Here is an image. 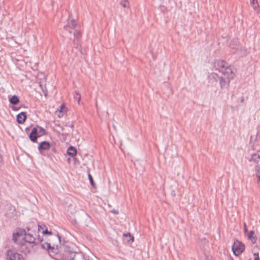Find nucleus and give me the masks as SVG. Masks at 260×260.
Listing matches in <instances>:
<instances>
[{"label":"nucleus","instance_id":"obj_1","mask_svg":"<svg viewBox=\"0 0 260 260\" xmlns=\"http://www.w3.org/2000/svg\"><path fill=\"white\" fill-rule=\"evenodd\" d=\"M24 235L23 241L31 245H37L42 242L43 239L37 235L36 232L32 231L29 226H27L26 230L19 229L18 231L13 234V240L17 242L18 238Z\"/></svg>","mask_w":260,"mask_h":260},{"label":"nucleus","instance_id":"obj_2","mask_svg":"<svg viewBox=\"0 0 260 260\" xmlns=\"http://www.w3.org/2000/svg\"><path fill=\"white\" fill-rule=\"evenodd\" d=\"M60 236L58 234L54 235L52 236V239L55 241L56 242H45L41 244L42 247L44 249H46L49 252L57 254L59 252L58 244H60Z\"/></svg>","mask_w":260,"mask_h":260},{"label":"nucleus","instance_id":"obj_3","mask_svg":"<svg viewBox=\"0 0 260 260\" xmlns=\"http://www.w3.org/2000/svg\"><path fill=\"white\" fill-rule=\"evenodd\" d=\"M63 260H89L86 258L82 253H78L66 249L62 254Z\"/></svg>","mask_w":260,"mask_h":260},{"label":"nucleus","instance_id":"obj_4","mask_svg":"<svg viewBox=\"0 0 260 260\" xmlns=\"http://www.w3.org/2000/svg\"><path fill=\"white\" fill-rule=\"evenodd\" d=\"M232 250L234 254L238 256L244 251L245 245L239 240H235L232 246Z\"/></svg>","mask_w":260,"mask_h":260},{"label":"nucleus","instance_id":"obj_5","mask_svg":"<svg viewBox=\"0 0 260 260\" xmlns=\"http://www.w3.org/2000/svg\"><path fill=\"white\" fill-rule=\"evenodd\" d=\"M18 244L19 250L24 254L29 253L34 247L33 245L23 241L18 242Z\"/></svg>","mask_w":260,"mask_h":260},{"label":"nucleus","instance_id":"obj_6","mask_svg":"<svg viewBox=\"0 0 260 260\" xmlns=\"http://www.w3.org/2000/svg\"><path fill=\"white\" fill-rule=\"evenodd\" d=\"M7 260H24L23 256L12 249H8L6 252Z\"/></svg>","mask_w":260,"mask_h":260},{"label":"nucleus","instance_id":"obj_7","mask_svg":"<svg viewBox=\"0 0 260 260\" xmlns=\"http://www.w3.org/2000/svg\"><path fill=\"white\" fill-rule=\"evenodd\" d=\"M236 69L229 64L221 73L225 78L233 79L236 76Z\"/></svg>","mask_w":260,"mask_h":260},{"label":"nucleus","instance_id":"obj_8","mask_svg":"<svg viewBox=\"0 0 260 260\" xmlns=\"http://www.w3.org/2000/svg\"><path fill=\"white\" fill-rule=\"evenodd\" d=\"M6 212L5 216L9 219H12L17 216V211L15 207L11 204L6 206Z\"/></svg>","mask_w":260,"mask_h":260},{"label":"nucleus","instance_id":"obj_9","mask_svg":"<svg viewBox=\"0 0 260 260\" xmlns=\"http://www.w3.org/2000/svg\"><path fill=\"white\" fill-rule=\"evenodd\" d=\"M229 64L224 60H216L214 63V67L215 70L222 72L224 69L227 68Z\"/></svg>","mask_w":260,"mask_h":260},{"label":"nucleus","instance_id":"obj_10","mask_svg":"<svg viewBox=\"0 0 260 260\" xmlns=\"http://www.w3.org/2000/svg\"><path fill=\"white\" fill-rule=\"evenodd\" d=\"M50 147V143L48 141H44L39 143L38 149L42 155H45L44 151L49 150Z\"/></svg>","mask_w":260,"mask_h":260},{"label":"nucleus","instance_id":"obj_11","mask_svg":"<svg viewBox=\"0 0 260 260\" xmlns=\"http://www.w3.org/2000/svg\"><path fill=\"white\" fill-rule=\"evenodd\" d=\"M38 137H40L38 134L37 129L34 127L32 129L29 135V138L30 140V141L34 143L37 142V139Z\"/></svg>","mask_w":260,"mask_h":260},{"label":"nucleus","instance_id":"obj_12","mask_svg":"<svg viewBox=\"0 0 260 260\" xmlns=\"http://www.w3.org/2000/svg\"><path fill=\"white\" fill-rule=\"evenodd\" d=\"M231 80L232 79L220 77L219 79L220 87L222 89L227 88L229 86L230 82Z\"/></svg>","mask_w":260,"mask_h":260},{"label":"nucleus","instance_id":"obj_13","mask_svg":"<svg viewBox=\"0 0 260 260\" xmlns=\"http://www.w3.org/2000/svg\"><path fill=\"white\" fill-rule=\"evenodd\" d=\"M26 119V113L22 112L17 115V121L19 124L23 123Z\"/></svg>","mask_w":260,"mask_h":260},{"label":"nucleus","instance_id":"obj_14","mask_svg":"<svg viewBox=\"0 0 260 260\" xmlns=\"http://www.w3.org/2000/svg\"><path fill=\"white\" fill-rule=\"evenodd\" d=\"M219 77L217 74L215 73H211L209 74L208 78L210 82H216L219 79Z\"/></svg>","mask_w":260,"mask_h":260},{"label":"nucleus","instance_id":"obj_15","mask_svg":"<svg viewBox=\"0 0 260 260\" xmlns=\"http://www.w3.org/2000/svg\"><path fill=\"white\" fill-rule=\"evenodd\" d=\"M67 154L72 157L76 156L77 154L76 148L72 146H70L67 149Z\"/></svg>","mask_w":260,"mask_h":260},{"label":"nucleus","instance_id":"obj_16","mask_svg":"<svg viewBox=\"0 0 260 260\" xmlns=\"http://www.w3.org/2000/svg\"><path fill=\"white\" fill-rule=\"evenodd\" d=\"M248 238L250 239L251 242L253 244L255 243L257 241V237L254 234V231H251L247 235Z\"/></svg>","mask_w":260,"mask_h":260},{"label":"nucleus","instance_id":"obj_17","mask_svg":"<svg viewBox=\"0 0 260 260\" xmlns=\"http://www.w3.org/2000/svg\"><path fill=\"white\" fill-rule=\"evenodd\" d=\"M9 102L10 104L16 105L19 102V98L16 95H14L12 97H9Z\"/></svg>","mask_w":260,"mask_h":260},{"label":"nucleus","instance_id":"obj_18","mask_svg":"<svg viewBox=\"0 0 260 260\" xmlns=\"http://www.w3.org/2000/svg\"><path fill=\"white\" fill-rule=\"evenodd\" d=\"M35 128L37 129L38 134L39 137L46 135V130L42 127L37 125Z\"/></svg>","mask_w":260,"mask_h":260},{"label":"nucleus","instance_id":"obj_19","mask_svg":"<svg viewBox=\"0 0 260 260\" xmlns=\"http://www.w3.org/2000/svg\"><path fill=\"white\" fill-rule=\"evenodd\" d=\"M260 160V155L258 154L255 153L251 155L250 161L257 163Z\"/></svg>","mask_w":260,"mask_h":260},{"label":"nucleus","instance_id":"obj_20","mask_svg":"<svg viewBox=\"0 0 260 260\" xmlns=\"http://www.w3.org/2000/svg\"><path fill=\"white\" fill-rule=\"evenodd\" d=\"M250 4L254 10H257L259 7L257 0H250Z\"/></svg>","mask_w":260,"mask_h":260},{"label":"nucleus","instance_id":"obj_21","mask_svg":"<svg viewBox=\"0 0 260 260\" xmlns=\"http://www.w3.org/2000/svg\"><path fill=\"white\" fill-rule=\"evenodd\" d=\"M120 5L123 8H129V4L128 0H122L120 2Z\"/></svg>","mask_w":260,"mask_h":260},{"label":"nucleus","instance_id":"obj_22","mask_svg":"<svg viewBox=\"0 0 260 260\" xmlns=\"http://www.w3.org/2000/svg\"><path fill=\"white\" fill-rule=\"evenodd\" d=\"M74 99L75 101H77L78 104H80L81 99V95L77 92H75L74 94Z\"/></svg>","mask_w":260,"mask_h":260},{"label":"nucleus","instance_id":"obj_23","mask_svg":"<svg viewBox=\"0 0 260 260\" xmlns=\"http://www.w3.org/2000/svg\"><path fill=\"white\" fill-rule=\"evenodd\" d=\"M40 87H41L44 95L46 97L48 94V91L46 87L45 86H43L41 84H40Z\"/></svg>","mask_w":260,"mask_h":260},{"label":"nucleus","instance_id":"obj_24","mask_svg":"<svg viewBox=\"0 0 260 260\" xmlns=\"http://www.w3.org/2000/svg\"><path fill=\"white\" fill-rule=\"evenodd\" d=\"M88 176V178L90 181L91 185L93 186H94L95 183L93 182V178H92L91 175L90 174H89Z\"/></svg>","mask_w":260,"mask_h":260},{"label":"nucleus","instance_id":"obj_25","mask_svg":"<svg viewBox=\"0 0 260 260\" xmlns=\"http://www.w3.org/2000/svg\"><path fill=\"white\" fill-rule=\"evenodd\" d=\"M255 170L257 171V176L259 179V180L260 181V168L258 166L255 167Z\"/></svg>","mask_w":260,"mask_h":260},{"label":"nucleus","instance_id":"obj_26","mask_svg":"<svg viewBox=\"0 0 260 260\" xmlns=\"http://www.w3.org/2000/svg\"><path fill=\"white\" fill-rule=\"evenodd\" d=\"M43 234H48L51 236H53V235H52V233L51 231H48L47 229H46L45 230H44L43 231Z\"/></svg>","mask_w":260,"mask_h":260},{"label":"nucleus","instance_id":"obj_27","mask_svg":"<svg viewBox=\"0 0 260 260\" xmlns=\"http://www.w3.org/2000/svg\"><path fill=\"white\" fill-rule=\"evenodd\" d=\"M254 260H259L258 253H254Z\"/></svg>","mask_w":260,"mask_h":260},{"label":"nucleus","instance_id":"obj_28","mask_svg":"<svg viewBox=\"0 0 260 260\" xmlns=\"http://www.w3.org/2000/svg\"><path fill=\"white\" fill-rule=\"evenodd\" d=\"M71 24H72L73 28H75L76 26L77 23L74 19H73L72 20Z\"/></svg>","mask_w":260,"mask_h":260},{"label":"nucleus","instance_id":"obj_29","mask_svg":"<svg viewBox=\"0 0 260 260\" xmlns=\"http://www.w3.org/2000/svg\"><path fill=\"white\" fill-rule=\"evenodd\" d=\"M50 148L51 149V151L53 153H55L56 152V148H55V147L54 146L51 145V147Z\"/></svg>","mask_w":260,"mask_h":260},{"label":"nucleus","instance_id":"obj_30","mask_svg":"<svg viewBox=\"0 0 260 260\" xmlns=\"http://www.w3.org/2000/svg\"><path fill=\"white\" fill-rule=\"evenodd\" d=\"M124 236H128L130 238V239L133 241V239H134V237L133 236H131V234L129 233H127V234H124Z\"/></svg>","mask_w":260,"mask_h":260},{"label":"nucleus","instance_id":"obj_31","mask_svg":"<svg viewBox=\"0 0 260 260\" xmlns=\"http://www.w3.org/2000/svg\"><path fill=\"white\" fill-rule=\"evenodd\" d=\"M244 231L245 233H246L248 232V229L247 228L246 224L245 223H244Z\"/></svg>","mask_w":260,"mask_h":260},{"label":"nucleus","instance_id":"obj_32","mask_svg":"<svg viewBox=\"0 0 260 260\" xmlns=\"http://www.w3.org/2000/svg\"><path fill=\"white\" fill-rule=\"evenodd\" d=\"M112 212L115 214H118L119 213L118 211L115 209H113Z\"/></svg>","mask_w":260,"mask_h":260},{"label":"nucleus","instance_id":"obj_33","mask_svg":"<svg viewBox=\"0 0 260 260\" xmlns=\"http://www.w3.org/2000/svg\"><path fill=\"white\" fill-rule=\"evenodd\" d=\"M12 109L14 111H17V110H19L20 108H17L16 107H13L12 108Z\"/></svg>","mask_w":260,"mask_h":260},{"label":"nucleus","instance_id":"obj_34","mask_svg":"<svg viewBox=\"0 0 260 260\" xmlns=\"http://www.w3.org/2000/svg\"><path fill=\"white\" fill-rule=\"evenodd\" d=\"M48 240L49 241V242H51L52 243H55L56 242L55 241H54V240H52V236L51 237V238Z\"/></svg>","mask_w":260,"mask_h":260},{"label":"nucleus","instance_id":"obj_35","mask_svg":"<svg viewBox=\"0 0 260 260\" xmlns=\"http://www.w3.org/2000/svg\"><path fill=\"white\" fill-rule=\"evenodd\" d=\"M76 41H77V42H79V40H78V39H77L76 40H74V43H75H75H76Z\"/></svg>","mask_w":260,"mask_h":260},{"label":"nucleus","instance_id":"obj_36","mask_svg":"<svg viewBox=\"0 0 260 260\" xmlns=\"http://www.w3.org/2000/svg\"><path fill=\"white\" fill-rule=\"evenodd\" d=\"M75 47L76 48H78L79 47V45L77 44H76V46H75Z\"/></svg>","mask_w":260,"mask_h":260},{"label":"nucleus","instance_id":"obj_37","mask_svg":"<svg viewBox=\"0 0 260 260\" xmlns=\"http://www.w3.org/2000/svg\"><path fill=\"white\" fill-rule=\"evenodd\" d=\"M70 127H71V128H73V127H74V125H73V124H72H72H71V125H70Z\"/></svg>","mask_w":260,"mask_h":260},{"label":"nucleus","instance_id":"obj_38","mask_svg":"<svg viewBox=\"0 0 260 260\" xmlns=\"http://www.w3.org/2000/svg\"><path fill=\"white\" fill-rule=\"evenodd\" d=\"M68 162H70V158H68Z\"/></svg>","mask_w":260,"mask_h":260},{"label":"nucleus","instance_id":"obj_39","mask_svg":"<svg viewBox=\"0 0 260 260\" xmlns=\"http://www.w3.org/2000/svg\"><path fill=\"white\" fill-rule=\"evenodd\" d=\"M64 128L63 127H61V130L63 131Z\"/></svg>","mask_w":260,"mask_h":260}]
</instances>
